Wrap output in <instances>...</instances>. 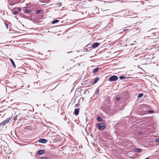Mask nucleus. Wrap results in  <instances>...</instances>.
I'll use <instances>...</instances> for the list:
<instances>
[{
	"mask_svg": "<svg viewBox=\"0 0 159 159\" xmlns=\"http://www.w3.org/2000/svg\"><path fill=\"white\" fill-rule=\"evenodd\" d=\"M98 128L101 130H103L105 127V125L102 123H98L97 124Z\"/></svg>",
	"mask_w": 159,
	"mask_h": 159,
	"instance_id": "1",
	"label": "nucleus"
},
{
	"mask_svg": "<svg viewBox=\"0 0 159 159\" xmlns=\"http://www.w3.org/2000/svg\"><path fill=\"white\" fill-rule=\"evenodd\" d=\"M118 79V78L117 76L113 75L110 77L108 79V80L110 82L116 81Z\"/></svg>",
	"mask_w": 159,
	"mask_h": 159,
	"instance_id": "2",
	"label": "nucleus"
},
{
	"mask_svg": "<svg viewBox=\"0 0 159 159\" xmlns=\"http://www.w3.org/2000/svg\"><path fill=\"white\" fill-rule=\"evenodd\" d=\"M38 141L39 142L43 143H46L47 142V140L46 139H40Z\"/></svg>",
	"mask_w": 159,
	"mask_h": 159,
	"instance_id": "3",
	"label": "nucleus"
},
{
	"mask_svg": "<svg viewBox=\"0 0 159 159\" xmlns=\"http://www.w3.org/2000/svg\"><path fill=\"white\" fill-rule=\"evenodd\" d=\"M9 121V120L7 119L4 120L0 124V125H4L7 123H8Z\"/></svg>",
	"mask_w": 159,
	"mask_h": 159,
	"instance_id": "4",
	"label": "nucleus"
},
{
	"mask_svg": "<svg viewBox=\"0 0 159 159\" xmlns=\"http://www.w3.org/2000/svg\"><path fill=\"white\" fill-rule=\"evenodd\" d=\"M79 110L80 109L78 108L75 109L74 114L75 116L78 115L79 114Z\"/></svg>",
	"mask_w": 159,
	"mask_h": 159,
	"instance_id": "5",
	"label": "nucleus"
},
{
	"mask_svg": "<svg viewBox=\"0 0 159 159\" xmlns=\"http://www.w3.org/2000/svg\"><path fill=\"white\" fill-rule=\"evenodd\" d=\"M100 44V43H95L93 44L92 45L91 47L93 48H95L98 46Z\"/></svg>",
	"mask_w": 159,
	"mask_h": 159,
	"instance_id": "6",
	"label": "nucleus"
},
{
	"mask_svg": "<svg viewBox=\"0 0 159 159\" xmlns=\"http://www.w3.org/2000/svg\"><path fill=\"white\" fill-rule=\"evenodd\" d=\"M26 7H24L23 8V10L24 11V12L25 13H27L28 12H30V9H27L25 10V9H26Z\"/></svg>",
	"mask_w": 159,
	"mask_h": 159,
	"instance_id": "7",
	"label": "nucleus"
},
{
	"mask_svg": "<svg viewBox=\"0 0 159 159\" xmlns=\"http://www.w3.org/2000/svg\"><path fill=\"white\" fill-rule=\"evenodd\" d=\"M44 152V151L43 150H39L38 151L37 154H41Z\"/></svg>",
	"mask_w": 159,
	"mask_h": 159,
	"instance_id": "8",
	"label": "nucleus"
},
{
	"mask_svg": "<svg viewBox=\"0 0 159 159\" xmlns=\"http://www.w3.org/2000/svg\"><path fill=\"white\" fill-rule=\"evenodd\" d=\"M99 77H96V78L93 82V84H95L99 80Z\"/></svg>",
	"mask_w": 159,
	"mask_h": 159,
	"instance_id": "9",
	"label": "nucleus"
},
{
	"mask_svg": "<svg viewBox=\"0 0 159 159\" xmlns=\"http://www.w3.org/2000/svg\"><path fill=\"white\" fill-rule=\"evenodd\" d=\"M142 149H140V148H136L135 149L134 151H135L136 152L138 153H139L140 152L142 151Z\"/></svg>",
	"mask_w": 159,
	"mask_h": 159,
	"instance_id": "10",
	"label": "nucleus"
},
{
	"mask_svg": "<svg viewBox=\"0 0 159 159\" xmlns=\"http://www.w3.org/2000/svg\"><path fill=\"white\" fill-rule=\"evenodd\" d=\"M98 68H96L93 69V73H96L98 70Z\"/></svg>",
	"mask_w": 159,
	"mask_h": 159,
	"instance_id": "11",
	"label": "nucleus"
},
{
	"mask_svg": "<svg viewBox=\"0 0 159 159\" xmlns=\"http://www.w3.org/2000/svg\"><path fill=\"white\" fill-rule=\"evenodd\" d=\"M97 120L98 121L102 122L103 120L101 117L99 116L97 118Z\"/></svg>",
	"mask_w": 159,
	"mask_h": 159,
	"instance_id": "12",
	"label": "nucleus"
},
{
	"mask_svg": "<svg viewBox=\"0 0 159 159\" xmlns=\"http://www.w3.org/2000/svg\"><path fill=\"white\" fill-rule=\"evenodd\" d=\"M10 61H11V62L12 63L13 66L15 68L16 67V66H15V63H14V61H13V60L12 59H10Z\"/></svg>",
	"mask_w": 159,
	"mask_h": 159,
	"instance_id": "13",
	"label": "nucleus"
},
{
	"mask_svg": "<svg viewBox=\"0 0 159 159\" xmlns=\"http://www.w3.org/2000/svg\"><path fill=\"white\" fill-rule=\"evenodd\" d=\"M59 21V20H54L52 22V24H55L56 23H57Z\"/></svg>",
	"mask_w": 159,
	"mask_h": 159,
	"instance_id": "14",
	"label": "nucleus"
},
{
	"mask_svg": "<svg viewBox=\"0 0 159 159\" xmlns=\"http://www.w3.org/2000/svg\"><path fill=\"white\" fill-rule=\"evenodd\" d=\"M143 95V93H140L139 95L138 96V98H139L142 97Z\"/></svg>",
	"mask_w": 159,
	"mask_h": 159,
	"instance_id": "15",
	"label": "nucleus"
},
{
	"mask_svg": "<svg viewBox=\"0 0 159 159\" xmlns=\"http://www.w3.org/2000/svg\"><path fill=\"white\" fill-rule=\"evenodd\" d=\"M16 9L17 10H18L19 11L18 12H20V11L22 9L21 8H19V7H16Z\"/></svg>",
	"mask_w": 159,
	"mask_h": 159,
	"instance_id": "16",
	"label": "nucleus"
},
{
	"mask_svg": "<svg viewBox=\"0 0 159 159\" xmlns=\"http://www.w3.org/2000/svg\"><path fill=\"white\" fill-rule=\"evenodd\" d=\"M19 13V12H18L17 11H13V14L14 15H16Z\"/></svg>",
	"mask_w": 159,
	"mask_h": 159,
	"instance_id": "17",
	"label": "nucleus"
},
{
	"mask_svg": "<svg viewBox=\"0 0 159 159\" xmlns=\"http://www.w3.org/2000/svg\"><path fill=\"white\" fill-rule=\"evenodd\" d=\"M99 89H97L96 92H95V93L96 94H97L98 93H99Z\"/></svg>",
	"mask_w": 159,
	"mask_h": 159,
	"instance_id": "18",
	"label": "nucleus"
},
{
	"mask_svg": "<svg viewBox=\"0 0 159 159\" xmlns=\"http://www.w3.org/2000/svg\"><path fill=\"white\" fill-rule=\"evenodd\" d=\"M57 4L58 7H60L61 5V2H58L57 3Z\"/></svg>",
	"mask_w": 159,
	"mask_h": 159,
	"instance_id": "19",
	"label": "nucleus"
},
{
	"mask_svg": "<svg viewBox=\"0 0 159 159\" xmlns=\"http://www.w3.org/2000/svg\"><path fill=\"white\" fill-rule=\"evenodd\" d=\"M41 10H37L36 11V13H39L41 12Z\"/></svg>",
	"mask_w": 159,
	"mask_h": 159,
	"instance_id": "20",
	"label": "nucleus"
},
{
	"mask_svg": "<svg viewBox=\"0 0 159 159\" xmlns=\"http://www.w3.org/2000/svg\"><path fill=\"white\" fill-rule=\"evenodd\" d=\"M15 4V3H12V2H11V3H10V2L9 3V4L10 5V6H12L14 4Z\"/></svg>",
	"mask_w": 159,
	"mask_h": 159,
	"instance_id": "21",
	"label": "nucleus"
},
{
	"mask_svg": "<svg viewBox=\"0 0 159 159\" xmlns=\"http://www.w3.org/2000/svg\"><path fill=\"white\" fill-rule=\"evenodd\" d=\"M5 26H6L7 28V29H8V24H6V23H5Z\"/></svg>",
	"mask_w": 159,
	"mask_h": 159,
	"instance_id": "22",
	"label": "nucleus"
},
{
	"mask_svg": "<svg viewBox=\"0 0 159 159\" xmlns=\"http://www.w3.org/2000/svg\"><path fill=\"white\" fill-rule=\"evenodd\" d=\"M120 79H122L125 78V77L124 76H120L119 77Z\"/></svg>",
	"mask_w": 159,
	"mask_h": 159,
	"instance_id": "23",
	"label": "nucleus"
},
{
	"mask_svg": "<svg viewBox=\"0 0 159 159\" xmlns=\"http://www.w3.org/2000/svg\"><path fill=\"white\" fill-rule=\"evenodd\" d=\"M148 112L149 113H152L153 112V111L152 110H149L148 111Z\"/></svg>",
	"mask_w": 159,
	"mask_h": 159,
	"instance_id": "24",
	"label": "nucleus"
},
{
	"mask_svg": "<svg viewBox=\"0 0 159 159\" xmlns=\"http://www.w3.org/2000/svg\"><path fill=\"white\" fill-rule=\"evenodd\" d=\"M156 142H159V139H157L156 140Z\"/></svg>",
	"mask_w": 159,
	"mask_h": 159,
	"instance_id": "25",
	"label": "nucleus"
},
{
	"mask_svg": "<svg viewBox=\"0 0 159 159\" xmlns=\"http://www.w3.org/2000/svg\"><path fill=\"white\" fill-rule=\"evenodd\" d=\"M90 49L89 48H87V49H86V51H88Z\"/></svg>",
	"mask_w": 159,
	"mask_h": 159,
	"instance_id": "26",
	"label": "nucleus"
},
{
	"mask_svg": "<svg viewBox=\"0 0 159 159\" xmlns=\"http://www.w3.org/2000/svg\"><path fill=\"white\" fill-rule=\"evenodd\" d=\"M41 159H46V158L45 157H41Z\"/></svg>",
	"mask_w": 159,
	"mask_h": 159,
	"instance_id": "27",
	"label": "nucleus"
},
{
	"mask_svg": "<svg viewBox=\"0 0 159 159\" xmlns=\"http://www.w3.org/2000/svg\"><path fill=\"white\" fill-rule=\"evenodd\" d=\"M17 119V118L16 117H16H14V118H13V120H16V119Z\"/></svg>",
	"mask_w": 159,
	"mask_h": 159,
	"instance_id": "28",
	"label": "nucleus"
},
{
	"mask_svg": "<svg viewBox=\"0 0 159 159\" xmlns=\"http://www.w3.org/2000/svg\"><path fill=\"white\" fill-rule=\"evenodd\" d=\"M116 99L118 101L120 99V98L119 97L117 98Z\"/></svg>",
	"mask_w": 159,
	"mask_h": 159,
	"instance_id": "29",
	"label": "nucleus"
},
{
	"mask_svg": "<svg viewBox=\"0 0 159 159\" xmlns=\"http://www.w3.org/2000/svg\"><path fill=\"white\" fill-rule=\"evenodd\" d=\"M128 30V29H124L123 30V31L125 32V31H126Z\"/></svg>",
	"mask_w": 159,
	"mask_h": 159,
	"instance_id": "30",
	"label": "nucleus"
},
{
	"mask_svg": "<svg viewBox=\"0 0 159 159\" xmlns=\"http://www.w3.org/2000/svg\"><path fill=\"white\" fill-rule=\"evenodd\" d=\"M144 159H149L148 157H147L146 158Z\"/></svg>",
	"mask_w": 159,
	"mask_h": 159,
	"instance_id": "31",
	"label": "nucleus"
},
{
	"mask_svg": "<svg viewBox=\"0 0 159 159\" xmlns=\"http://www.w3.org/2000/svg\"><path fill=\"white\" fill-rule=\"evenodd\" d=\"M131 30V28L129 29H128V30Z\"/></svg>",
	"mask_w": 159,
	"mask_h": 159,
	"instance_id": "32",
	"label": "nucleus"
},
{
	"mask_svg": "<svg viewBox=\"0 0 159 159\" xmlns=\"http://www.w3.org/2000/svg\"><path fill=\"white\" fill-rule=\"evenodd\" d=\"M86 120H87L88 121V119L86 118Z\"/></svg>",
	"mask_w": 159,
	"mask_h": 159,
	"instance_id": "33",
	"label": "nucleus"
},
{
	"mask_svg": "<svg viewBox=\"0 0 159 159\" xmlns=\"http://www.w3.org/2000/svg\"><path fill=\"white\" fill-rule=\"evenodd\" d=\"M131 26H129V27H127L128 28H131Z\"/></svg>",
	"mask_w": 159,
	"mask_h": 159,
	"instance_id": "34",
	"label": "nucleus"
},
{
	"mask_svg": "<svg viewBox=\"0 0 159 159\" xmlns=\"http://www.w3.org/2000/svg\"><path fill=\"white\" fill-rule=\"evenodd\" d=\"M67 123H69V121H68Z\"/></svg>",
	"mask_w": 159,
	"mask_h": 159,
	"instance_id": "35",
	"label": "nucleus"
},
{
	"mask_svg": "<svg viewBox=\"0 0 159 159\" xmlns=\"http://www.w3.org/2000/svg\"><path fill=\"white\" fill-rule=\"evenodd\" d=\"M135 28L136 29H136V27H135Z\"/></svg>",
	"mask_w": 159,
	"mask_h": 159,
	"instance_id": "36",
	"label": "nucleus"
},
{
	"mask_svg": "<svg viewBox=\"0 0 159 159\" xmlns=\"http://www.w3.org/2000/svg\"><path fill=\"white\" fill-rule=\"evenodd\" d=\"M80 65V64H79L78 66H79Z\"/></svg>",
	"mask_w": 159,
	"mask_h": 159,
	"instance_id": "37",
	"label": "nucleus"
}]
</instances>
